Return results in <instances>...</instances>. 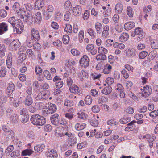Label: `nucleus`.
I'll use <instances>...</instances> for the list:
<instances>
[{
	"instance_id": "obj_21",
	"label": "nucleus",
	"mask_w": 158,
	"mask_h": 158,
	"mask_svg": "<svg viewBox=\"0 0 158 158\" xmlns=\"http://www.w3.org/2000/svg\"><path fill=\"white\" fill-rule=\"evenodd\" d=\"M35 21L36 23L39 24L42 20L41 14L40 12H38L35 14L34 17Z\"/></svg>"
},
{
	"instance_id": "obj_7",
	"label": "nucleus",
	"mask_w": 158,
	"mask_h": 158,
	"mask_svg": "<svg viewBox=\"0 0 158 158\" xmlns=\"http://www.w3.org/2000/svg\"><path fill=\"white\" fill-rule=\"evenodd\" d=\"M48 95L45 92L42 91L38 94L35 98L38 100L43 101L48 99Z\"/></svg>"
},
{
	"instance_id": "obj_36",
	"label": "nucleus",
	"mask_w": 158,
	"mask_h": 158,
	"mask_svg": "<svg viewBox=\"0 0 158 158\" xmlns=\"http://www.w3.org/2000/svg\"><path fill=\"white\" fill-rule=\"evenodd\" d=\"M45 146L44 144L38 145L34 147V150L37 152L41 151L44 148Z\"/></svg>"
},
{
	"instance_id": "obj_16",
	"label": "nucleus",
	"mask_w": 158,
	"mask_h": 158,
	"mask_svg": "<svg viewBox=\"0 0 158 158\" xmlns=\"http://www.w3.org/2000/svg\"><path fill=\"white\" fill-rule=\"evenodd\" d=\"M79 87L75 85H73L69 87V90L71 93L78 94L80 95V90L79 91Z\"/></svg>"
},
{
	"instance_id": "obj_46",
	"label": "nucleus",
	"mask_w": 158,
	"mask_h": 158,
	"mask_svg": "<svg viewBox=\"0 0 158 158\" xmlns=\"http://www.w3.org/2000/svg\"><path fill=\"white\" fill-rule=\"evenodd\" d=\"M25 16L27 17L28 19H31V21L33 22V17L32 14L30 11H27L25 12Z\"/></svg>"
},
{
	"instance_id": "obj_5",
	"label": "nucleus",
	"mask_w": 158,
	"mask_h": 158,
	"mask_svg": "<svg viewBox=\"0 0 158 158\" xmlns=\"http://www.w3.org/2000/svg\"><path fill=\"white\" fill-rule=\"evenodd\" d=\"M144 33L141 28L138 27L135 29L134 33L131 34L132 36L134 37L135 35H139L138 38L140 40L142 39L144 37Z\"/></svg>"
},
{
	"instance_id": "obj_58",
	"label": "nucleus",
	"mask_w": 158,
	"mask_h": 158,
	"mask_svg": "<svg viewBox=\"0 0 158 158\" xmlns=\"http://www.w3.org/2000/svg\"><path fill=\"white\" fill-rule=\"evenodd\" d=\"M115 29L119 33L121 32L123 30L122 27L117 23L115 24Z\"/></svg>"
},
{
	"instance_id": "obj_54",
	"label": "nucleus",
	"mask_w": 158,
	"mask_h": 158,
	"mask_svg": "<svg viewBox=\"0 0 158 158\" xmlns=\"http://www.w3.org/2000/svg\"><path fill=\"white\" fill-rule=\"evenodd\" d=\"M65 31L70 33L72 31V26L70 24H66V27L64 30Z\"/></svg>"
},
{
	"instance_id": "obj_31",
	"label": "nucleus",
	"mask_w": 158,
	"mask_h": 158,
	"mask_svg": "<svg viewBox=\"0 0 158 158\" xmlns=\"http://www.w3.org/2000/svg\"><path fill=\"white\" fill-rule=\"evenodd\" d=\"M6 68L4 66H2L0 69V77H4L6 73Z\"/></svg>"
},
{
	"instance_id": "obj_37",
	"label": "nucleus",
	"mask_w": 158,
	"mask_h": 158,
	"mask_svg": "<svg viewBox=\"0 0 158 158\" xmlns=\"http://www.w3.org/2000/svg\"><path fill=\"white\" fill-rule=\"evenodd\" d=\"M156 139V137L154 135H152L149 134L147 135V139L148 142H153Z\"/></svg>"
},
{
	"instance_id": "obj_39",
	"label": "nucleus",
	"mask_w": 158,
	"mask_h": 158,
	"mask_svg": "<svg viewBox=\"0 0 158 158\" xmlns=\"http://www.w3.org/2000/svg\"><path fill=\"white\" fill-rule=\"evenodd\" d=\"M73 101L66 99L65 101L64 105L67 107H71L73 106Z\"/></svg>"
},
{
	"instance_id": "obj_47",
	"label": "nucleus",
	"mask_w": 158,
	"mask_h": 158,
	"mask_svg": "<svg viewBox=\"0 0 158 158\" xmlns=\"http://www.w3.org/2000/svg\"><path fill=\"white\" fill-rule=\"evenodd\" d=\"M136 121L133 120L127 124V125L128 126V127L130 128V130H133L135 128V126H134V123H136Z\"/></svg>"
},
{
	"instance_id": "obj_10",
	"label": "nucleus",
	"mask_w": 158,
	"mask_h": 158,
	"mask_svg": "<svg viewBox=\"0 0 158 158\" xmlns=\"http://www.w3.org/2000/svg\"><path fill=\"white\" fill-rule=\"evenodd\" d=\"M31 35L32 39L38 41L40 38L38 31L34 28L31 30Z\"/></svg>"
},
{
	"instance_id": "obj_12",
	"label": "nucleus",
	"mask_w": 158,
	"mask_h": 158,
	"mask_svg": "<svg viewBox=\"0 0 158 158\" xmlns=\"http://www.w3.org/2000/svg\"><path fill=\"white\" fill-rule=\"evenodd\" d=\"M72 11L74 15L78 16L81 13V8L80 6L77 5L73 8Z\"/></svg>"
},
{
	"instance_id": "obj_59",
	"label": "nucleus",
	"mask_w": 158,
	"mask_h": 158,
	"mask_svg": "<svg viewBox=\"0 0 158 158\" xmlns=\"http://www.w3.org/2000/svg\"><path fill=\"white\" fill-rule=\"evenodd\" d=\"M63 43L65 44H67L69 41V38L68 35H65L63 37Z\"/></svg>"
},
{
	"instance_id": "obj_14",
	"label": "nucleus",
	"mask_w": 158,
	"mask_h": 158,
	"mask_svg": "<svg viewBox=\"0 0 158 158\" xmlns=\"http://www.w3.org/2000/svg\"><path fill=\"white\" fill-rule=\"evenodd\" d=\"M137 54L136 50L134 48L128 49L126 51V54L128 56L133 57Z\"/></svg>"
},
{
	"instance_id": "obj_15",
	"label": "nucleus",
	"mask_w": 158,
	"mask_h": 158,
	"mask_svg": "<svg viewBox=\"0 0 158 158\" xmlns=\"http://www.w3.org/2000/svg\"><path fill=\"white\" fill-rule=\"evenodd\" d=\"M135 25V23L132 22H128L126 23L124 25V28L125 29L128 30L133 28Z\"/></svg>"
},
{
	"instance_id": "obj_9",
	"label": "nucleus",
	"mask_w": 158,
	"mask_h": 158,
	"mask_svg": "<svg viewBox=\"0 0 158 158\" xmlns=\"http://www.w3.org/2000/svg\"><path fill=\"white\" fill-rule=\"evenodd\" d=\"M46 153L48 158H57V152L55 150L49 149Z\"/></svg>"
},
{
	"instance_id": "obj_4",
	"label": "nucleus",
	"mask_w": 158,
	"mask_h": 158,
	"mask_svg": "<svg viewBox=\"0 0 158 158\" xmlns=\"http://www.w3.org/2000/svg\"><path fill=\"white\" fill-rule=\"evenodd\" d=\"M141 90H143L142 92V95L145 98L148 97L152 92V89L148 85L144 86L143 89H141Z\"/></svg>"
},
{
	"instance_id": "obj_38",
	"label": "nucleus",
	"mask_w": 158,
	"mask_h": 158,
	"mask_svg": "<svg viewBox=\"0 0 158 158\" xmlns=\"http://www.w3.org/2000/svg\"><path fill=\"white\" fill-rule=\"evenodd\" d=\"M20 155V151L19 150L14 151L11 153L10 156L12 157H16L19 156Z\"/></svg>"
},
{
	"instance_id": "obj_19",
	"label": "nucleus",
	"mask_w": 158,
	"mask_h": 158,
	"mask_svg": "<svg viewBox=\"0 0 158 158\" xmlns=\"http://www.w3.org/2000/svg\"><path fill=\"white\" fill-rule=\"evenodd\" d=\"M48 109L51 114L56 111L57 110L56 106L51 103H48Z\"/></svg>"
},
{
	"instance_id": "obj_41",
	"label": "nucleus",
	"mask_w": 158,
	"mask_h": 158,
	"mask_svg": "<svg viewBox=\"0 0 158 158\" xmlns=\"http://www.w3.org/2000/svg\"><path fill=\"white\" fill-rule=\"evenodd\" d=\"M87 31V33L92 38H94L95 37V33L92 29L89 28Z\"/></svg>"
},
{
	"instance_id": "obj_17",
	"label": "nucleus",
	"mask_w": 158,
	"mask_h": 158,
	"mask_svg": "<svg viewBox=\"0 0 158 158\" xmlns=\"http://www.w3.org/2000/svg\"><path fill=\"white\" fill-rule=\"evenodd\" d=\"M123 5L120 3H118L115 5V11L116 13H121L123 10Z\"/></svg>"
},
{
	"instance_id": "obj_2",
	"label": "nucleus",
	"mask_w": 158,
	"mask_h": 158,
	"mask_svg": "<svg viewBox=\"0 0 158 158\" xmlns=\"http://www.w3.org/2000/svg\"><path fill=\"white\" fill-rule=\"evenodd\" d=\"M56 135L57 136L62 137L64 135L67 136L68 137H70L72 135L71 132H67L64 128L59 127L56 130Z\"/></svg>"
},
{
	"instance_id": "obj_20",
	"label": "nucleus",
	"mask_w": 158,
	"mask_h": 158,
	"mask_svg": "<svg viewBox=\"0 0 158 158\" xmlns=\"http://www.w3.org/2000/svg\"><path fill=\"white\" fill-rule=\"evenodd\" d=\"M24 103L25 105L27 106L31 105L32 104L33 100L31 96L28 95L26 97L24 101Z\"/></svg>"
},
{
	"instance_id": "obj_32",
	"label": "nucleus",
	"mask_w": 158,
	"mask_h": 158,
	"mask_svg": "<svg viewBox=\"0 0 158 158\" xmlns=\"http://www.w3.org/2000/svg\"><path fill=\"white\" fill-rule=\"evenodd\" d=\"M19 4L18 2H15L12 6L13 9L17 13H19L21 10L19 9Z\"/></svg>"
},
{
	"instance_id": "obj_51",
	"label": "nucleus",
	"mask_w": 158,
	"mask_h": 158,
	"mask_svg": "<svg viewBox=\"0 0 158 158\" xmlns=\"http://www.w3.org/2000/svg\"><path fill=\"white\" fill-rule=\"evenodd\" d=\"M29 118V115L28 114H24L22 117L21 121L22 123H24L28 121Z\"/></svg>"
},
{
	"instance_id": "obj_27",
	"label": "nucleus",
	"mask_w": 158,
	"mask_h": 158,
	"mask_svg": "<svg viewBox=\"0 0 158 158\" xmlns=\"http://www.w3.org/2000/svg\"><path fill=\"white\" fill-rule=\"evenodd\" d=\"M15 86L13 84H9L7 88V94L8 95L12 94L15 89Z\"/></svg>"
},
{
	"instance_id": "obj_24",
	"label": "nucleus",
	"mask_w": 158,
	"mask_h": 158,
	"mask_svg": "<svg viewBox=\"0 0 158 158\" xmlns=\"http://www.w3.org/2000/svg\"><path fill=\"white\" fill-rule=\"evenodd\" d=\"M95 28L97 33L100 34L102 32V25L101 23L97 22L95 24Z\"/></svg>"
},
{
	"instance_id": "obj_8",
	"label": "nucleus",
	"mask_w": 158,
	"mask_h": 158,
	"mask_svg": "<svg viewBox=\"0 0 158 158\" xmlns=\"http://www.w3.org/2000/svg\"><path fill=\"white\" fill-rule=\"evenodd\" d=\"M2 129L3 131L5 132L6 135L8 137L12 136L14 135V132L11 129H10L8 126L6 125H3L2 127Z\"/></svg>"
},
{
	"instance_id": "obj_61",
	"label": "nucleus",
	"mask_w": 158,
	"mask_h": 158,
	"mask_svg": "<svg viewBox=\"0 0 158 158\" xmlns=\"http://www.w3.org/2000/svg\"><path fill=\"white\" fill-rule=\"evenodd\" d=\"M114 81V78L111 77H108L106 80V82L108 84V86H110V85H111L112 84Z\"/></svg>"
},
{
	"instance_id": "obj_55",
	"label": "nucleus",
	"mask_w": 158,
	"mask_h": 158,
	"mask_svg": "<svg viewBox=\"0 0 158 158\" xmlns=\"http://www.w3.org/2000/svg\"><path fill=\"white\" fill-rule=\"evenodd\" d=\"M130 120V118H124L120 119L119 122L121 124H126L129 122Z\"/></svg>"
},
{
	"instance_id": "obj_49",
	"label": "nucleus",
	"mask_w": 158,
	"mask_h": 158,
	"mask_svg": "<svg viewBox=\"0 0 158 158\" xmlns=\"http://www.w3.org/2000/svg\"><path fill=\"white\" fill-rule=\"evenodd\" d=\"M148 53L146 51H143L139 55V57L140 59H144L147 55Z\"/></svg>"
},
{
	"instance_id": "obj_35",
	"label": "nucleus",
	"mask_w": 158,
	"mask_h": 158,
	"mask_svg": "<svg viewBox=\"0 0 158 158\" xmlns=\"http://www.w3.org/2000/svg\"><path fill=\"white\" fill-rule=\"evenodd\" d=\"M33 151L31 149H26L22 152V155L23 156L30 155L32 154Z\"/></svg>"
},
{
	"instance_id": "obj_42",
	"label": "nucleus",
	"mask_w": 158,
	"mask_h": 158,
	"mask_svg": "<svg viewBox=\"0 0 158 158\" xmlns=\"http://www.w3.org/2000/svg\"><path fill=\"white\" fill-rule=\"evenodd\" d=\"M17 27L19 30V33H21L23 30L24 25L23 23L21 21H19L17 24Z\"/></svg>"
},
{
	"instance_id": "obj_28",
	"label": "nucleus",
	"mask_w": 158,
	"mask_h": 158,
	"mask_svg": "<svg viewBox=\"0 0 158 158\" xmlns=\"http://www.w3.org/2000/svg\"><path fill=\"white\" fill-rule=\"evenodd\" d=\"M109 27L108 26L106 25L103 28V31L102 32V35L105 37H107L109 35L108 31Z\"/></svg>"
},
{
	"instance_id": "obj_13",
	"label": "nucleus",
	"mask_w": 158,
	"mask_h": 158,
	"mask_svg": "<svg viewBox=\"0 0 158 158\" xmlns=\"http://www.w3.org/2000/svg\"><path fill=\"white\" fill-rule=\"evenodd\" d=\"M8 25L5 23H0V35H2L6 32L8 30Z\"/></svg>"
},
{
	"instance_id": "obj_45",
	"label": "nucleus",
	"mask_w": 158,
	"mask_h": 158,
	"mask_svg": "<svg viewBox=\"0 0 158 158\" xmlns=\"http://www.w3.org/2000/svg\"><path fill=\"white\" fill-rule=\"evenodd\" d=\"M78 117L79 118L83 120L86 118L87 114L83 112H78L77 113Z\"/></svg>"
},
{
	"instance_id": "obj_18",
	"label": "nucleus",
	"mask_w": 158,
	"mask_h": 158,
	"mask_svg": "<svg viewBox=\"0 0 158 158\" xmlns=\"http://www.w3.org/2000/svg\"><path fill=\"white\" fill-rule=\"evenodd\" d=\"M108 100L107 98L101 96L98 98V103L99 104L103 106V103L106 102Z\"/></svg>"
},
{
	"instance_id": "obj_26",
	"label": "nucleus",
	"mask_w": 158,
	"mask_h": 158,
	"mask_svg": "<svg viewBox=\"0 0 158 158\" xmlns=\"http://www.w3.org/2000/svg\"><path fill=\"white\" fill-rule=\"evenodd\" d=\"M86 126V124L84 123H79L76 124L75 127L77 130H81L83 129Z\"/></svg>"
},
{
	"instance_id": "obj_60",
	"label": "nucleus",
	"mask_w": 158,
	"mask_h": 158,
	"mask_svg": "<svg viewBox=\"0 0 158 158\" xmlns=\"http://www.w3.org/2000/svg\"><path fill=\"white\" fill-rule=\"evenodd\" d=\"M44 131H50L52 130L51 126L48 124L45 125L44 127Z\"/></svg>"
},
{
	"instance_id": "obj_64",
	"label": "nucleus",
	"mask_w": 158,
	"mask_h": 158,
	"mask_svg": "<svg viewBox=\"0 0 158 158\" xmlns=\"http://www.w3.org/2000/svg\"><path fill=\"white\" fill-rule=\"evenodd\" d=\"M42 69L39 66H36L35 68V72L37 74L41 75L42 73Z\"/></svg>"
},
{
	"instance_id": "obj_6",
	"label": "nucleus",
	"mask_w": 158,
	"mask_h": 158,
	"mask_svg": "<svg viewBox=\"0 0 158 158\" xmlns=\"http://www.w3.org/2000/svg\"><path fill=\"white\" fill-rule=\"evenodd\" d=\"M59 115L57 114H55L52 115L50 118L51 123L54 125L58 126L59 124H61L60 120L59 119Z\"/></svg>"
},
{
	"instance_id": "obj_3",
	"label": "nucleus",
	"mask_w": 158,
	"mask_h": 158,
	"mask_svg": "<svg viewBox=\"0 0 158 158\" xmlns=\"http://www.w3.org/2000/svg\"><path fill=\"white\" fill-rule=\"evenodd\" d=\"M90 59L86 55H84L80 59L79 62L80 64L85 68L88 67L89 65Z\"/></svg>"
},
{
	"instance_id": "obj_52",
	"label": "nucleus",
	"mask_w": 158,
	"mask_h": 158,
	"mask_svg": "<svg viewBox=\"0 0 158 158\" xmlns=\"http://www.w3.org/2000/svg\"><path fill=\"white\" fill-rule=\"evenodd\" d=\"M15 21L16 20L15 17H13L10 18L8 20V22L12 25L13 28L15 26L16 24Z\"/></svg>"
},
{
	"instance_id": "obj_50",
	"label": "nucleus",
	"mask_w": 158,
	"mask_h": 158,
	"mask_svg": "<svg viewBox=\"0 0 158 158\" xmlns=\"http://www.w3.org/2000/svg\"><path fill=\"white\" fill-rule=\"evenodd\" d=\"M127 14L130 17H132L133 15V11L131 7L130 6L128 7L127 8Z\"/></svg>"
},
{
	"instance_id": "obj_62",
	"label": "nucleus",
	"mask_w": 158,
	"mask_h": 158,
	"mask_svg": "<svg viewBox=\"0 0 158 158\" xmlns=\"http://www.w3.org/2000/svg\"><path fill=\"white\" fill-rule=\"evenodd\" d=\"M92 110L94 113H98L100 111V109L98 106L94 105L92 108Z\"/></svg>"
},
{
	"instance_id": "obj_40",
	"label": "nucleus",
	"mask_w": 158,
	"mask_h": 158,
	"mask_svg": "<svg viewBox=\"0 0 158 158\" xmlns=\"http://www.w3.org/2000/svg\"><path fill=\"white\" fill-rule=\"evenodd\" d=\"M106 58L104 54L100 53L96 56V59L98 60H105Z\"/></svg>"
},
{
	"instance_id": "obj_44",
	"label": "nucleus",
	"mask_w": 158,
	"mask_h": 158,
	"mask_svg": "<svg viewBox=\"0 0 158 158\" xmlns=\"http://www.w3.org/2000/svg\"><path fill=\"white\" fill-rule=\"evenodd\" d=\"M98 52L100 53L105 54L108 52V50L102 47H100L98 49Z\"/></svg>"
},
{
	"instance_id": "obj_34",
	"label": "nucleus",
	"mask_w": 158,
	"mask_h": 158,
	"mask_svg": "<svg viewBox=\"0 0 158 158\" xmlns=\"http://www.w3.org/2000/svg\"><path fill=\"white\" fill-rule=\"evenodd\" d=\"M77 139L76 138L74 137H73L69 140L68 143L69 145L72 146L76 144L77 143Z\"/></svg>"
},
{
	"instance_id": "obj_30",
	"label": "nucleus",
	"mask_w": 158,
	"mask_h": 158,
	"mask_svg": "<svg viewBox=\"0 0 158 158\" xmlns=\"http://www.w3.org/2000/svg\"><path fill=\"white\" fill-rule=\"evenodd\" d=\"M129 35L128 33H125L122 34L119 37V40L122 42L127 41L129 38Z\"/></svg>"
},
{
	"instance_id": "obj_11",
	"label": "nucleus",
	"mask_w": 158,
	"mask_h": 158,
	"mask_svg": "<svg viewBox=\"0 0 158 158\" xmlns=\"http://www.w3.org/2000/svg\"><path fill=\"white\" fill-rule=\"evenodd\" d=\"M44 0H36L34 9L36 10L41 9L44 5Z\"/></svg>"
},
{
	"instance_id": "obj_23",
	"label": "nucleus",
	"mask_w": 158,
	"mask_h": 158,
	"mask_svg": "<svg viewBox=\"0 0 158 158\" xmlns=\"http://www.w3.org/2000/svg\"><path fill=\"white\" fill-rule=\"evenodd\" d=\"M112 90V87L108 85L102 90V93L105 95H108L111 92Z\"/></svg>"
},
{
	"instance_id": "obj_22",
	"label": "nucleus",
	"mask_w": 158,
	"mask_h": 158,
	"mask_svg": "<svg viewBox=\"0 0 158 158\" xmlns=\"http://www.w3.org/2000/svg\"><path fill=\"white\" fill-rule=\"evenodd\" d=\"M6 52V49L5 45L2 44H0V56L1 57L4 56Z\"/></svg>"
},
{
	"instance_id": "obj_48",
	"label": "nucleus",
	"mask_w": 158,
	"mask_h": 158,
	"mask_svg": "<svg viewBox=\"0 0 158 158\" xmlns=\"http://www.w3.org/2000/svg\"><path fill=\"white\" fill-rule=\"evenodd\" d=\"M10 120L13 123L18 122V118L17 115L15 114H12L10 117Z\"/></svg>"
},
{
	"instance_id": "obj_33",
	"label": "nucleus",
	"mask_w": 158,
	"mask_h": 158,
	"mask_svg": "<svg viewBox=\"0 0 158 158\" xmlns=\"http://www.w3.org/2000/svg\"><path fill=\"white\" fill-rule=\"evenodd\" d=\"M84 101L86 104L90 105L92 102V99L90 96L88 95L85 98Z\"/></svg>"
},
{
	"instance_id": "obj_1",
	"label": "nucleus",
	"mask_w": 158,
	"mask_h": 158,
	"mask_svg": "<svg viewBox=\"0 0 158 158\" xmlns=\"http://www.w3.org/2000/svg\"><path fill=\"white\" fill-rule=\"evenodd\" d=\"M30 121L34 125L41 126L44 125L46 122V119L44 118L38 114L32 115Z\"/></svg>"
},
{
	"instance_id": "obj_57",
	"label": "nucleus",
	"mask_w": 158,
	"mask_h": 158,
	"mask_svg": "<svg viewBox=\"0 0 158 158\" xmlns=\"http://www.w3.org/2000/svg\"><path fill=\"white\" fill-rule=\"evenodd\" d=\"M133 85L132 83L130 81H127L126 83V87L128 91H130L131 89V87Z\"/></svg>"
},
{
	"instance_id": "obj_56",
	"label": "nucleus",
	"mask_w": 158,
	"mask_h": 158,
	"mask_svg": "<svg viewBox=\"0 0 158 158\" xmlns=\"http://www.w3.org/2000/svg\"><path fill=\"white\" fill-rule=\"evenodd\" d=\"M84 31L83 30H81L79 33V42L81 43L83 41L84 38Z\"/></svg>"
},
{
	"instance_id": "obj_43",
	"label": "nucleus",
	"mask_w": 158,
	"mask_h": 158,
	"mask_svg": "<svg viewBox=\"0 0 158 158\" xmlns=\"http://www.w3.org/2000/svg\"><path fill=\"white\" fill-rule=\"evenodd\" d=\"M72 7L71 3L69 0H67L65 2L64 4V7L65 9L70 10L72 9Z\"/></svg>"
},
{
	"instance_id": "obj_25",
	"label": "nucleus",
	"mask_w": 158,
	"mask_h": 158,
	"mask_svg": "<svg viewBox=\"0 0 158 158\" xmlns=\"http://www.w3.org/2000/svg\"><path fill=\"white\" fill-rule=\"evenodd\" d=\"M112 69L111 66L109 64H106L104 66V68L103 70V72L105 74H108L111 71Z\"/></svg>"
},
{
	"instance_id": "obj_53",
	"label": "nucleus",
	"mask_w": 158,
	"mask_h": 158,
	"mask_svg": "<svg viewBox=\"0 0 158 158\" xmlns=\"http://www.w3.org/2000/svg\"><path fill=\"white\" fill-rule=\"evenodd\" d=\"M7 100L6 97L2 96L0 97V106H1L3 104L6 103Z\"/></svg>"
},
{
	"instance_id": "obj_63",
	"label": "nucleus",
	"mask_w": 158,
	"mask_h": 158,
	"mask_svg": "<svg viewBox=\"0 0 158 158\" xmlns=\"http://www.w3.org/2000/svg\"><path fill=\"white\" fill-rule=\"evenodd\" d=\"M63 85V82L62 81H57L55 83L56 87L58 89L61 88Z\"/></svg>"
},
{
	"instance_id": "obj_29",
	"label": "nucleus",
	"mask_w": 158,
	"mask_h": 158,
	"mask_svg": "<svg viewBox=\"0 0 158 158\" xmlns=\"http://www.w3.org/2000/svg\"><path fill=\"white\" fill-rule=\"evenodd\" d=\"M151 47L153 49H158V41L156 40H152L151 41Z\"/></svg>"
}]
</instances>
